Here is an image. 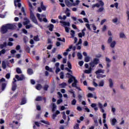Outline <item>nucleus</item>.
Masks as SVG:
<instances>
[{"instance_id": "nucleus-1", "label": "nucleus", "mask_w": 129, "mask_h": 129, "mask_svg": "<svg viewBox=\"0 0 129 129\" xmlns=\"http://www.w3.org/2000/svg\"><path fill=\"white\" fill-rule=\"evenodd\" d=\"M28 5L29 7V10L30 11V19H31L32 21L34 23V24H36V25H38V21H37V18L33 13V11H34V8H33V5L30 2H28Z\"/></svg>"}, {"instance_id": "nucleus-2", "label": "nucleus", "mask_w": 129, "mask_h": 129, "mask_svg": "<svg viewBox=\"0 0 129 129\" xmlns=\"http://www.w3.org/2000/svg\"><path fill=\"white\" fill-rule=\"evenodd\" d=\"M14 28V25L7 24L2 26L1 32L2 34H6L9 30H13Z\"/></svg>"}, {"instance_id": "nucleus-3", "label": "nucleus", "mask_w": 129, "mask_h": 129, "mask_svg": "<svg viewBox=\"0 0 129 129\" xmlns=\"http://www.w3.org/2000/svg\"><path fill=\"white\" fill-rule=\"evenodd\" d=\"M98 105L100 109V111H101V112L103 113H104V112H105V110H104V109H103V107H106V106H107V103H105L103 106L102 103L98 102Z\"/></svg>"}, {"instance_id": "nucleus-4", "label": "nucleus", "mask_w": 129, "mask_h": 129, "mask_svg": "<svg viewBox=\"0 0 129 129\" xmlns=\"http://www.w3.org/2000/svg\"><path fill=\"white\" fill-rule=\"evenodd\" d=\"M99 61V59H98V58L94 59L93 61L90 63V65L91 67H92V68H93V67H95V65H97V64H98Z\"/></svg>"}, {"instance_id": "nucleus-5", "label": "nucleus", "mask_w": 129, "mask_h": 129, "mask_svg": "<svg viewBox=\"0 0 129 129\" xmlns=\"http://www.w3.org/2000/svg\"><path fill=\"white\" fill-rule=\"evenodd\" d=\"M0 83L2 84V89L4 90L7 86V82H6V79L5 78H2L0 80Z\"/></svg>"}, {"instance_id": "nucleus-6", "label": "nucleus", "mask_w": 129, "mask_h": 129, "mask_svg": "<svg viewBox=\"0 0 129 129\" xmlns=\"http://www.w3.org/2000/svg\"><path fill=\"white\" fill-rule=\"evenodd\" d=\"M36 17L40 22H43V18H45L46 16L44 14L41 15V14L37 13L36 14Z\"/></svg>"}, {"instance_id": "nucleus-7", "label": "nucleus", "mask_w": 129, "mask_h": 129, "mask_svg": "<svg viewBox=\"0 0 129 129\" xmlns=\"http://www.w3.org/2000/svg\"><path fill=\"white\" fill-rule=\"evenodd\" d=\"M105 61L106 62L107 69L109 68V67H110V63L111 62V59H110L108 57L106 56L105 57Z\"/></svg>"}, {"instance_id": "nucleus-8", "label": "nucleus", "mask_w": 129, "mask_h": 129, "mask_svg": "<svg viewBox=\"0 0 129 129\" xmlns=\"http://www.w3.org/2000/svg\"><path fill=\"white\" fill-rule=\"evenodd\" d=\"M13 80L14 81L13 82L12 84V91H15L16 89H17V84H16L17 80H16V79H13Z\"/></svg>"}, {"instance_id": "nucleus-9", "label": "nucleus", "mask_w": 129, "mask_h": 129, "mask_svg": "<svg viewBox=\"0 0 129 129\" xmlns=\"http://www.w3.org/2000/svg\"><path fill=\"white\" fill-rule=\"evenodd\" d=\"M15 77L18 81H22L25 79V76H24V75H21L20 77H19V75H16L15 76Z\"/></svg>"}, {"instance_id": "nucleus-10", "label": "nucleus", "mask_w": 129, "mask_h": 129, "mask_svg": "<svg viewBox=\"0 0 129 129\" xmlns=\"http://www.w3.org/2000/svg\"><path fill=\"white\" fill-rule=\"evenodd\" d=\"M108 35H109V36H110L108 39V43H111V42H112V34H111V32L110 31H108Z\"/></svg>"}, {"instance_id": "nucleus-11", "label": "nucleus", "mask_w": 129, "mask_h": 129, "mask_svg": "<svg viewBox=\"0 0 129 129\" xmlns=\"http://www.w3.org/2000/svg\"><path fill=\"white\" fill-rule=\"evenodd\" d=\"M64 3L66 6L69 7V8H70V7H72V6H73V4L70 3L69 0H64Z\"/></svg>"}, {"instance_id": "nucleus-12", "label": "nucleus", "mask_w": 129, "mask_h": 129, "mask_svg": "<svg viewBox=\"0 0 129 129\" xmlns=\"http://www.w3.org/2000/svg\"><path fill=\"white\" fill-rule=\"evenodd\" d=\"M91 107H92V108H94V111H97V110H98V107H97V104L96 103H92L91 105Z\"/></svg>"}, {"instance_id": "nucleus-13", "label": "nucleus", "mask_w": 129, "mask_h": 129, "mask_svg": "<svg viewBox=\"0 0 129 129\" xmlns=\"http://www.w3.org/2000/svg\"><path fill=\"white\" fill-rule=\"evenodd\" d=\"M20 2H21V0H15L14 1V5L16 7H18V8H20L21 7H22V4H21V3H20ZM17 3H18V5L17 4Z\"/></svg>"}, {"instance_id": "nucleus-14", "label": "nucleus", "mask_w": 129, "mask_h": 129, "mask_svg": "<svg viewBox=\"0 0 129 129\" xmlns=\"http://www.w3.org/2000/svg\"><path fill=\"white\" fill-rule=\"evenodd\" d=\"M98 86H99V87H103V86H104V80H101L98 83Z\"/></svg>"}, {"instance_id": "nucleus-15", "label": "nucleus", "mask_w": 129, "mask_h": 129, "mask_svg": "<svg viewBox=\"0 0 129 129\" xmlns=\"http://www.w3.org/2000/svg\"><path fill=\"white\" fill-rule=\"evenodd\" d=\"M71 78L69 79V81H68V82L69 83H72V81H75V80H76V78H75V77L72 76V75H71Z\"/></svg>"}, {"instance_id": "nucleus-16", "label": "nucleus", "mask_w": 129, "mask_h": 129, "mask_svg": "<svg viewBox=\"0 0 129 129\" xmlns=\"http://www.w3.org/2000/svg\"><path fill=\"white\" fill-rule=\"evenodd\" d=\"M108 81L109 87H110V88H112L113 87V81H112V79H109Z\"/></svg>"}, {"instance_id": "nucleus-17", "label": "nucleus", "mask_w": 129, "mask_h": 129, "mask_svg": "<svg viewBox=\"0 0 129 129\" xmlns=\"http://www.w3.org/2000/svg\"><path fill=\"white\" fill-rule=\"evenodd\" d=\"M58 114H60V112L59 111V110H56L55 113L52 114V117L53 119H55Z\"/></svg>"}, {"instance_id": "nucleus-18", "label": "nucleus", "mask_w": 129, "mask_h": 129, "mask_svg": "<svg viewBox=\"0 0 129 129\" xmlns=\"http://www.w3.org/2000/svg\"><path fill=\"white\" fill-rule=\"evenodd\" d=\"M119 37L121 39H124L125 40L126 39V36H125V34L123 32L120 33Z\"/></svg>"}, {"instance_id": "nucleus-19", "label": "nucleus", "mask_w": 129, "mask_h": 129, "mask_svg": "<svg viewBox=\"0 0 129 129\" xmlns=\"http://www.w3.org/2000/svg\"><path fill=\"white\" fill-rule=\"evenodd\" d=\"M59 23L61 24V26H68L69 27L70 26V23L69 22H66L63 21H60Z\"/></svg>"}, {"instance_id": "nucleus-20", "label": "nucleus", "mask_w": 129, "mask_h": 129, "mask_svg": "<svg viewBox=\"0 0 129 129\" xmlns=\"http://www.w3.org/2000/svg\"><path fill=\"white\" fill-rule=\"evenodd\" d=\"M104 70L102 69H99L95 72L96 74H100L102 73V74H104Z\"/></svg>"}, {"instance_id": "nucleus-21", "label": "nucleus", "mask_w": 129, "mask_h": 129, "mask_svg": "<svg viewBox=\"0 0 129 129\" xmlns=\"http://www.w3.org/2000/svg\"><path fill=\"white\" fill-rule=\"evenodd\" d=\"M27 103V99L25 98H23L21 102V105L26 104Z\"/></svg>"}, {"instance_id": "nucleus-22", "label": "nucleus", "mask_w": 129, "mask_h": 129, "mask_svg": "<svg viewBox=\"0 0 129 129\" xmlns=\"http://www.w3.org/2000/svg\"><path fill=\"white\" fill-rule=\"evenodd\" d=\"M27 73L29 74V75H32V74H34V72L33 71V70L32 69H28L27 70Z\"/></svg>"}, {"instance_id": "nucleus-23", "label": "nucleus", "mask_w": 129, "mask_h": 129, "mask_svg": "<svg viewBox=\"0 0 129 129\" xmlns=\"http://www.w3.org/2000/svg\"><path fill=\"white\" fill-rule=\"evenodd\" d=\"M77 83H78V81H77V80H75L74 83L72 84V87H77V85L76 84H77Z\"/></svg>"}, {"instance_id": "nucleus-24", "label": "nucleus", "mask_w": 129, "mask_h": 129, "mask_svg": "<svg viewBox=\"0 0 129 129\" xmlns=\"http://www.w3.org/2000/svg\"><path fill=\"white\" fill-rule=\"evenodd\" d=\"M115 45H116V42L115 41H113L112 42H111L110 47L114 48Z\"/></svg>"}, {"instance_id": "nucleus-25", "label": "nucleus", "mask_w": 129, "mask_h": 129, "mask_svg": "<svg viewBox=\"0 0 129 129\" xmlns=\"http://www.w3.org/2000/svg\"><path fill=\"white\" fill-rule=\"evenodd\" d=\"M48 28L49 30V31H53V29H54V25L53 24H49V25L48 26Z\"/></svg>"}, {"instance_id": "nucleus-26", "label": "nucleus", "mask_w": 129, "mask_h": 129, "mask_svg": "<svg viewBox=\"0 0 129 129\" xmlns=\"http://www.w3.org/2000/svg\"><path fill=\"white\" fill-rule=\"evenodd\" d=\"M84 96V93L82 92L81 94H79L78 95V98L81 101V99H82V97Z\"/></svg>"}, {"instance_id": "nucleus-27", "label": "nucleus", "mask_w": 129, "mask_h": 129, "mask_svg": "<svg viewBox=\"0 0 129 129\" xmlns=\"http://www.w3.org/2000/svg\"><path fill=\"white\" fill-rule=\"evenodd\" d=\"M116 122H117V120H116V119L114 118L112 119V125H115V123H116Z\"/></svg>"}, {"instance_id": "nucleus-28", "label": "nucleus", "mask_w": 129, "mask_h": 129, "mask_svg": "<svg viewBox=\"0 0 129 129\" xmlns=\"http://www.w3.org/2000/svg\"><path fill=\"white\" fill-rule=\"evenodd\" d=\"M36 89L37 90H41V89H42V85H41V84H37L36 86Z\"/></svg>"}, {"instance_id": "nucleus-29", "label": "nucleus", "mask_w": 129, "mask_h": 129, "mask_svg": "<svg viewBox=\"0 0 129 129\" xmlns=\"http://www.w3.org/2000/svg\"><path fill=\"white\" fill-rule=\"evenodd\" d=\"M79 3H80V1L77 0L76 1V3H73V6H74V7H76V6H78L79 5Z\"/></svg>"}, {"instance_id": "nucleus-30", "label": "nucleus", "mask_w": 129, "mask_h": 129, "mask_svg": "<svg viewBox=\"0 0 129 129\" xmlns=\"http://www.w3.org/2000/svg\"><path fill=\"white\" fill-rule=\"evenodd\" d=\"M106 77V75H100L99 76H97V78L100 79V78H104Z\"/></svg>"}, {"instance_id": "nucleus-31", "label": "nucleus", "mask_w": 129, "mask_h": 129, "mask_svg": "<svg viewBox=\"0 0 129 129\" xmlns=\"http://www.w3.org/2000/svg\"><path fill=\"white\" fill-rule=\"evenodd\" d=\"M16 72L18 74H21L22 73V70L20 68H17L16 69Z\"/></svg>"}, {"instance_id": "nucleus-32", "label": "nucleus", "mask_w": 129, "mask_h": 129, "mask_svg": "<svg viewBox=\"0 0 129 129\" xmlns=\"http://www.w3.org/2000/svg\"><path fill=\"white\" fill-rule=\"evenodd\" d=\"M91 68H90L89 70H86L85 71V73L86 74H90V73H91Z\"/></svg>"}, {"instance_id": "nucleus-33", "label": "nucleus", "mask_w": 129, "mask_h": 129, "mask_svg": "<svg viewBox=\"0 0 129 129\" xmlns=\"http://www.w3.org/2000/svg\"><path fill=\"white\" fill-rule=\"evenodd\" d=\"M77 56L78 59H80V60H81L82 59V54L80 52H78Z\"/></svg>"}, {"instance_id": "nucleus-34", "label": "nucleus", "mask_w": 129, "mask_h": 129, "mask_svg": "<svg viewBox=\"0 0 129 129\" xmlns=\"http://www.w3.org/2000/svg\"><path fill=\"white\" fill-rule=\"evenodd\" d=\"M40 122H42V123H44L45 124H48V125H50V123H49L48 121H45V120H41Z\"/></svg>"}, {"instance_id": "nucleus-35", "label": "nucleus", "mask_w": 129, "mask_h": 129, "mask_svg": "<svg viewBox=\"0 0 129 129\" xmlns=\"http://www.w3.org/2000/svg\"><path fill=\"white\" fill-rule=\"evenodd\" d=\"M56 108H57V106H56V104H55V103H52V111H55V110H56Z\"/></svg>"}, {"instance_id": "nucleus-36", "label": "nucleus", "mask_w": 129, "mask_h": 129, "mask_svg": "<svg viewBox=\"0 0 129 129\" xmlns=\"http://www.w3.org/2000/svg\"><path fill=\"white\" fill-rule=\"evenodd\" d=\"M40 7H41V8L42 9V10H43V11H46V7H45L44 6V5L43 4V2H42L41 3Z\"/></svg>"}, {"instance_id": "nucleus-37", "label": "nucleus", "mask_w": 129, "mask_h": 129, "mask_svg": "<svg viewBox=\"0 0 129 129\" xmlns=\"http://www.w3.org/2000/svg\"><path fill=\"white\" fill-rule=\"evenodd\" d=\"M111 111L113 114H115V111H116V109L113 106L111 107Z\"/></svg>"}, {"instance_id": "nucleus-38", "label": "nucleus", "mask_w": 129, "mask_h": 129, "mask_svg": "<svg viewBox=\"0 0 129 129\" xmlns=\"http://www.w3.org/2000/svg\"><path fill=\"white\" fill-rule=\"evenodd\" d=\"M2 68H3V69H6V68H7V66H6V61H2Z\"/></svg>"}, {"instance_id": "nucleus-39", "label": "nucleus", "mask_w": 129, "mask_h": 129, "mask_svg": "<svg viewBox=\"0 0 129 129\" xmlns=\"http://www.w3.org/2000/svg\"><path fill=\"white\" fill-rule=\"evenodd\" d=\"M103 11H104V8H103V7H101V8H100L97 10V12H98V13H101V12H103Z\"/></svg>"}, {"instance_id": "nucleus-40", "label": "nucleus", "mask_w": 129, "mask_h": 129, "mask_svg": "<svg viewBox=\"0 0 129 129\" xmlns=\"http://www.w3.org/2000/svg\"><path fill=\"white\" fill-rule=\"evenodd\" d=\"M67 84H66V83H62L60 85V86L61 88H65V86H67Z\"/></svg>"}, {"instance_id": "nucleus-41", "label": "nucleus", "mask_w": 129, "mask_h": 129, "mask_svg": "<svg viewBox=\"0 0 129 129\" xmlns=\"http://www.w3.org/2000/svg\"><path fill=\"white\" fill-rule=\"evenodd\" d=\"M16 117L17 119L20 120L23 117H22V115H21V114H17L16 116Z\"/></svg>"}, {"instance_id": "nucleus-42", "label": "nucleus", "mask_w": 129, "mask_h": 129, "mask_svg": "<svg viewBox=\"0 0 129 129\" xmlns=\"http://www.w3.org/2000/svg\"><path fill=\"white\" fill-rule=\"evenodd\" d=\"M6 46H7V42H4V44H1L0 45V48L1 49H4V48H5V47H6Z\"/></svg>"}, {"instance_id": "nucleus-43", "label": "nucleus", "mask_w": 129, "mask_h": 129, "mask_svg": "<svg viewBox=\"0 0 129 129\" xmlns=\"http://www.w3.org/2000/svg\"><path fill=\"white\" fill-rule=\"evenodd\" d=\"M76 102H77V101H76V99H74L72 101V105H76Z\"/></svg>"}, {"instance_id": "nucleus-44", "label": "nucleus", "mask_w": 129, "mask_h": 129, "mask_svg": "<svg viewBox=\"0 0 129 129\" xmlns=\"http://www.w3.org/2000/svg\"><path fill=\"white\" fill-rule=\"evenodd\" d=\"M85 26H86V28H88V30H89L90 31H91V28H90V24H89L88 23H86L85 24Z\"/></svg>"}, {"instance_id": "nucleus-45", "label": "nucleus", "mask_w": 129, "mask_h": 129, "mask_svg": "<svg viewBox=\"0 0 129 129\" xmlns=\"http://www.w3.org/2000/svg\"><path fill=\"white\" fill-rule=\"evenodd\" d=\"M71 35L72 36V38H74V36H75V31L74 30H71Z\"/></svg>"}, {"instance_id": "nucleus-46", "label": "nucleus", "mask_w": 129, "mask_h": 129, "mask_svg": "<svg viewBox=\"0 0 129 129\" xmlns=\"http://www.w3.org/2000/svg\"><path fill=\"white\" fill-rule=\"evenodd\" d=\"M89 61H90V57L86 56L85 58V62H89Z\"/></svg>"}, {"instance_id": "nucleus-47", "label": "nucleus", "mask_w": 129, "mask_h": 129, "mask_svg": "<svg viewBox=\"0 0 129 129\" xmlns=\"http://www.w3.org/2000/svg\"><path fill=\"white\" fill-rule=\"evenodd\" d=\"M99 3L100 6H101V7H103V6H104V3H103V2L102 0L99 1Z\"/></svg>"}, {"instance_id": "nucleus-48", "label": "nucleus", "mask_w": 129, "mask_h": 129, "mask_svg": "<svg viewBox=\"0 0 129 129\" xmlns=\"http://www.w3.org/2000/svg\"><path fill=\"white\" fill-rule=\"evenodd\" d=\"M74 129H80L79 124L76 123L75 125H74Z\"/></svg>"}, {"instance_id": "nucleus-49", "label": "nucleus", "mask_w": 129, "mask_h": 129, "mask_svg": "<svg viewBox=\"0 0 129 129\" xmlns=\"http://www.w3.org/2000/svg\"><path fill=\"white\" fill-rule=\"evenodd\" d=\"M45 69L47 71H49V72H52V69H50L49 67L46 66L45 67Z\"/></svg>"}, {"instance_id": "nucleus-50", "label": "nucleus", "mask_w": 129, "mask_h": 129, "mask_svg": "<svg viewBox=\"0 0 129 129\" xmlns=\"http://www.w3.org/2000/svg\"><path fill=\"white\" fill-rule=\"evenodd\" d=\"M42 100V97L38 96L36 98V101H41Z\"/></svg>"}, {"instance_id": "nucleus-51", "label": "nucleus", "mask_w": 129, "mask_h": 129, "mask_svg": "<svg viewBox=\"0 0 129 129\" xmlns=\"http://www.w3.org/2000/svg\"><path fill=\"white\" fill-rule=\"evenodd\" d=\"M117 20H118L117 18H115L112 19V22H113L114 24H116V23H117Z\"/></svg>"}, {"instance_id": "nucleus-52", "label": "nucleus", "mask_w": 129, "mask_h": 129, "mask_svg": "<svg viewBox=\"0 0 129 129\" xmlns=\"http://www.w3.org/2000/svg\"><path fill=\"white\" fill-rule=\"evenodd\" d=\"M60 76L61 79H63L64 78V73L63 72H61L60 73Z\"/></svg>"}, {"instance_id": "nucleus-53", "label": "nucleus", "mask_w": 129, "mask_h": 129, "mask_svg": "<svg viewBox=\"0 0 129 129\" xmlns=\"http://www.w3.org/2000/svg\"><path fill=\"white\" fill-rule=\"evenodd\" d=\"M68 66L69 69H72V66L71 65V63H70L69 61H68Z\"/></svg>"}, {"instance_id": "nucleus-54", "label": "nucleus", "mask_w": 129, "mask_h": 129, "mask_svg": "<svg viewBox=\"0 0 129 129\" xmlns=\"http://www.w3.org/2000/svg\"><path fill=\"white\" fill-rule=\"evenodd\" d=\"M85 31H86V28H84L82 30V33L83 34V36H85Z\"/></svg>"}, {"instance_id": "nucleus-55", "label": "nucleus", "mask_w": 129, "mask_h": 129, "mask_svg": "<svg viewBox=\"0 0 129 129\" xmlns=\"http://www.w3.org/2000/svg\"><path fill=\"white\" fill-rule=\"evenodd\" d=\"M23 41L24 43H27V42H28V37L27 36H25L23 38Z\"/></svg>"}, {"instance_id": "nucleus-56", "label": "nucleus", "mask_w": 129, "mask_h": 129, "mask_svg": "<svg viewBox=\"0 0 129 129\" xmlns=\"http://www.w3.org/2000/svg\"><path fill=\"white\" fill-rule=\"evenodd\" d=\"M26 29H30V28H33V25H32V24L26 25Z\"/></svg>"}, {"instance_id": "nucleus-57", "label": "nucleus", "mask_w": 129, "mask_h": 129, "mask_svg": "<svg viewBox=\"0 0 129 129\" xmlns=\"http://www.w3.org/2000/svg\"><path fill=\"white\" fill-rule=\"evenodd\" d=\"M34 41H40V39H39V37H38V36H35L34 37Z\"/></svg>"}, {"instance_id": "nucleus-58", "label": "nucleus", "mask_w": 129, "mask_h": 129, "mask_svg": "<svg viewBox=\"0 0 129 129\" xmlns=\"http://www.w3.org/2000/svg\"><path fill=\"white\" fill-rule=\"evenodd\" d=\"M34 124L36 125V126L40 127V123L38 121H34Z\"/></svg>"}, {"instance_id": "nucleus-59", "label": "nucleus", "mask_w": 129, "mask_h": 129, "mask_svg": "<svg viewBox=\"0 0 129 129\" xmlns=\"http://www.w3.org/2000/svg\"><path fill=\"white\" fill-rule=\"evenodd\" d=\"M6 77L7 79H10V78L11 77V74L8 73L6 75Z\"/></svg>"}, {"instance_id": "nucleus-60", "label": "nucleus", "mask_w": 129, "mask_h": 129, "mask_svg": "<svg viewBox=\"0 0 129 129\" xmlns=\"http://www.w3.org/2000/svg\"><path fill=\"white\" fill-rule=\"evenodd\" d=\"M87 97H93V94L91 93H89L88 95H87Z\"/></svg>"}, {"instance_id": "nucleus-61", "label": "nucleus", "mask_w": 129, "mask_h": 129, "mask_svg": "<svg viewBox=\"0 0 129 129\" xmlns=\"http://www.w3.org/2000/svg\"><path fill=\"white\" fill-rule=\"evenodd\" d=\"M84 46L85 47H87V46H88V42L87 41H85L84 43H83Z\"/></svg>"}, {"instance_id": "nucleus-62", "label": "nucleus", "mask_w": 129, "mask_h": 129, "mask_svg": "<svg viewBox=\"0 0 129 129\" xmlns=\"http://www.w3.org/2000/svg\"><path fill=\"white\" fill-rule=\"evenodd\" d=\"M126 14L127 17V21H129V11L128 10H127L126 12Z\"/></svg>"}, {"instance_id": "nucleus-63", "label": "nucleus", "mask_w": 129, "mask_h": 129, "mask_svg": "<svg viewBox=\"0 0 129 129\" xmlns=\"http://www.w3.org/2000/svg\"><path fill=\"white\" fill-rule=\"evenodd\" d=\"M26 51L28 52L29 53L30 52V47L29 46H27L26 47Z\"/></svg>"}, {"instance_id": "nucleus-64", "label": "nucleus", "mask_w": 129, "mask_h": 129, "mask_svg": "<svg viewBox=\"0 0 129 129\" xmlns=\"http://www.w3.org/2000/svg\"><path fill=\"white\" fill-rule=\"evenodd\" d=\"M104 127H103V129H108V126H107V124L105 123L104 124Z\"/></svg>"}]
</instances>
